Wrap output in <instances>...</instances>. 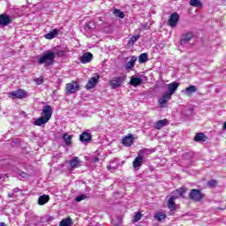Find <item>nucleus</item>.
Segmentation results:
<instances>
[{
  "label": "nucleus",
  "mask_w": 226,
  "mask_h": 226,
  "mask_svg": "<svg viewBox=\"0 0 226 226\" xmlns=\"http://www.w3.org/2000/svg\"><path fill=\"white\" fill-rule=\"evenodd\" d=\"M56 61V52L47 50L42 55L37 56V64H44L45 68L52 66Z\"/></svg>",
  "instance_id": "f257e3e1"
},
{
  "label": "nucleus",
  "mask_w": 226,
  "mask_h": 226,
  "mask_svg": "<svg viewBox=\"0 0 226 226\" xmlns=\"http://www.w3.org/2000/svg\"><path fill=\"white\" fill-rule=\"evenodd\" d=\"M124 80H126V75L115 77L109 80V86L112 89H117V87H121V86H123V82H124Z\"/></svg>",
  "instance_id": "f03ea898"
},
{
  "label": "nucleus",
  "mask_w": 226,
  "mask_h": 226,
  "mask_svg": "<svg viewBox=\"0 0 226 226\" xmlns=\"http://www.w3.org/2000/svg\"><path fill=\"white\" fill-rule=\"evenodd\" d=\"M204 198V193L199 189H192L189 193V199L194 202H200Z\"/></svg>",
  "instance_id": "7ed1b4c3"
},
{
  "label": "nucleus",
  "mask_w": 226,
  "mask_h": 226,
  "mask_svg": "<svg viewBox=\"0 0 226 226\" xmlns=\"http://www.w3.org/2000/svg\"><path fill=\"white\" fill-rule=\"evenodd\" d=\"M98 82H100V74L94 73L93 77L88 79L86 85V89H94L98 85Z\"/></svg>",
  "instance_id": "20e7f679"
},
{
  "label": "nucleus",
  "mask_w": 226,
  "mask_h": 226,
  "mask_svg": "<svg viewBox=\"0 0 226 226\" xmlns=\"http://www.w3.org/2000/svg\"><path fill=\"white\" fill-rule=\"evenodd\" d=\"M79 89L80 85L76 81H72L66 85L65 93L66 94H73L74 93H77V91H79Z\"/></svg>",
  "instance_id": "39448f33"
},
{
  "label": "nucleus",
  "mask_w": 226,
  "mask_h": 226,
  "mask_svg": "<svg viewBox=\"0 0 226 226\" xmlns=\"http://www.w3.org/2000/svg\"><path fill=\"white\" fill-rule=\"evenodd\" d=\"M10 98H12V100L19 99L23 100V98H27V92L22 89H18L16 91H12L9 93Z\"/></svg>",
  "instance_id": "423d86ee"
},
{
  "label": "nucleus",
  "mask_w": 226,
  "mask_h": 226,
  "mask_svg": "<svg viewBox=\"0 0 226 226\" xmlns=\"http://www.w3.org/2000/svg\"><path fill=\"white\" fill-rule=\"evenodd\" d=\"M179 14L177 12H173L171 15H170V18L168 19V26L170 27H177V24H179Z\"/></svg>",
  "instance_id": "0eeeda50"
},
{
  "label": "nucleus",
  "mask_w": 226,
  "mask_h": 226,
  "mask_svg": "<svg viewBox=\"0 0 226 226\" xmlns=\"http://www.w3.org/2000/svg\"><path fill=\"white\" fill-rule=\"evenodd\" d=\"M168 87V92L166 94H168L171 98H172V94H176V91H177V87H179V83L178 82H172L167 85Z\"/></svg>",
  "instance_id": "6e6552de"
},
{
  "label": "nucleus",
  "mask_w": 226,
  "mask_h": 226,
  "mask_svg": "<svg viewBox=\"0 0 226 226\" xmlns=\"http://www.w3.org/2000/svg\"><path fill=\"white\" fill-rule=\"evenodd\" d=\"M52 107L50 105H45L42 109L41 116L48 121H50V117H52Z\"/></svg>",
  "instance_id": "1a4fd4ad"
},
{
  "label": "nucleus",
  "mask_w": 226,
  "mask_h": 226,
  "mask_svg": "<svg viewBox=\"0 0 226 226\" xmlns=\"http://www.w3.org/2000/svg\"><path fill=\"white\" fill-rule=\"evenodd\" d=\"M133 135H132L131 133H129L127 136L124 137L122 139V144L123 146H124L125 147H130L132 146L133 144Z\"/></svg>",
  "instance_id": "9d476101"
},
{
  "label": "nucleus",
  "mask_w": 226,
  "mask_h": 226,
  "mask_svg": "<svg viewBox=\"0 0 226 226\" xmlns=\"http://www.w3.org/2000/svg\"><path fill=\"white\" fill-rule=\"evenodd\" d=\"M171 98L172 97L170 94L164 93L158 101L161 109H163V107H165V105H167V102H170V100H171Z\"/></svg>",
  "instance_id": "9b49d317"
},
{
  "label": "nucleus",
  "mask_w": 226,
  "mask_h": 226,
  "mask_svg": "<svg viewBox=\"0 0 226 226\" xmlns=\"http://www.w3.org/2000/svg\"><path fill=\"white\" fill-rule=\"evenodd\" d=\"M193 38V33L192 32H187L182 35V39L180 41V45L184 46L190 41Z\"/></svg>",
  "instance_id": "f8f14e48"
},
{
  "label": "nucleus",
  "mask_w": 226,
  "mask_h": 226,
  "mask_svg": "<svg viewBox=\"0 0 226 226\" xmlns=\"http://www.w3.org/2000/svg\"><path fill=\"white\" fill-rule=\"evenodd\" d=\"M11 24V18L6 14H1L0 15V26H10Z\"/></svg>",
  "instance_id": "ddd939ff"
},
{
  "label": "nucleus",
  "mask_w": 226,
  "mask_h": 226,
  "mask_svg": "<svg viewBox=\"0 0 226 226\" xmlns=\"http://www.w3.org/2000/svg\"><path fill=\"white\" fill-rule=\"evenodd\" d=\"M164 126H169V120H167V118L159 120L154 124V128H155V130H162Z\"/></svg>",
  "instance_id": "4468645a"
},
{
  "label": "nucleus",
  "mask_w": 226,
  "mask_h": 226,
  "mask_svg": "<svg viewBox=\"0 0 226 226\" xmlns=\"http://www.w3.org/2000/svg\"><path fill=\"white\" fill-rule=\"evenodd\" d=\"M92 60H93V54H91L89 52L85 53L80 57V63H82V64H86L87 63H91Z\"/></svg>",
  "instance_id": "2eb2a0df"
},
{
  "label": "nucleus",
  "mask_w": 226,
  "mask_h": 226,
  "mask_svg": "<svg viewBox=\"0 0 226 226\" xmlns=\"http://www.w3.org/2000/svg\"><path fill=\"white\" fill-rule=\"evenodd\" d=\"M80 163H82V162H80L79 157H74L69 162V165L72 169H79V167H80Z\"/></svg>",
  "instance_id": "dca6fc26"
},
{
  "label": "nucleus",
  "mask_w": 226,
  "mask_h": 226,
  "mask_svg": "<svg viewBox=\"0 0 226 226\" xmlns=\"http://www.w3.org/2000/svg\"><path fill=\"white\" fill-rule=\"evenodd\" d=\"M91 139H93V136H91V133H89L88 132H84L79 136V139L83 143L89 142Z\"/></svg>",
  "instance_id": "f3484780"
},
{
  "label": "nucleus",
  "mask_w": 226,
  "mask_h": 226,
  "mask_svg": "<svg viewBox=\"0 0 226 226\" xmlns=\"http://www.w3.org/2000/svg\"><path fill=\"white\" fill-rule=\"evenodd\" d=\"M142 162H144V156H141L138 154V156L132 162V166L134 167V169H139Z\"/></svg>",
  "instance_id": "a211bd4d"
},
{
  "label": "nucleus",
  "mask_w": 226,
  "mask_h": 226,
  "mask_svg": "<svg viewBox=\"0 0 226 226\" xmlns=\"http://www.w3.org/2000/svg\"><path fill=\"white\" fill-rule=\"evenodd\" d=\"M57 34H59V30L53 29L51 32L46 34L44 35V38H46V40H54V38H56V36H57Z\"/></svg>",
  "instance_id": "6ab92c4d"
},
{
  "label": "nucleus",
  "mask_w": 226,
  "mask_h": 226,
  "mask_svg": "<svg viewBox=\"0 0 226 226\" xmlns=\"http://www.w3.org/2000/svg\"><path fill=\"white\" fill-rule=\"evenodd\" d=\"M49 200H50V197L49 195L43 194L39 197L38 204H39V206H45V204H47V202H49Z\"/></svg>",
  "instance_id": "aec40b11"
},
{
  "label": "nucleus",
  "mask_w": 226,
  "mask_h": 226,
  "mask_svg": "<svg viewBox=\"0 0 226 226\" xmlns=\"http://www.w3.org/2000/svg\"><path fill=\"white\" fill-rule=\"evenodd\" d=\"M129 84L131 86H133V87H137L138 86H140V84H142V79L138 77H132Z\"/></svg>",
  "instance_id": "412c9836"
},
{
  "label": "nucleus",
  "mask_w": 226,
  "mask_h": 226,
  "mask_svg": "<svg viewBox=\"0 0 226 226\" xmlns=\"http://www.w3.org/2000/svg\"><path fill=\"white\" fill-rule=\"evenodd\" d=\"M135 63H137V57L135 56H132L131 57V60L126 63L125 70H132V68H133V66H135Z\"/></svg>",
  "instance_id": "4be33fe9"
},
{
  "label": "nucleus",
  "mask_w": 226,
  "mask_h": 226,
  "mask_svg": "<svg viewBox=\"0 0 226 226\" xmlns=\"http://www.w3.org/2000/svg\"><path fill=\"white\" fill-rule=\"evenodd\" d=\"M194 140L195 142H206V140H207V137H206L204 133L200 132L195 135Z\"/></svg>",
  "instance_id": "5701e85b"
},
{
  "label": "nucleus",
  "mask_w": 226,
  "mask_h": 226,
  "mask_svg": "<svg viewBox=\"0 0 226 226\" xmlns=\"http://www.w3.org/2000/svg\"><path fill=\"white\" fill-rule=\"evenodd\" d=\"M47 123H49V120L44 118V117H41L34 121L35 126H43V124H47Z\"/></svg>",
  "instance_id": "b1692460"
},
{
  "label": "nucleus",
  "mask_w": 226,
  "mask_h": 226,
  "mask_svg": "<svg viewBox=\"0 0 226 226\" xmlns=\"http://www.w3.org/2000/svg\"><path fill=\"white\" fill-rule=\"evenodd\" d=\"M183 193H185V189L180 188L176 191H174L170 197H174L175 200L179 199V197H183Z\"/></svg>",
  "instance_id": "393cba45"
},
{
  "label": "nucleus",
  "mask_w": 226,
  "mask_h": 226,
  "mask_svg": "<svg viewBox=\"0 0 226 226\" xmlns=\"http://www.w3.org/2000/svg\"><path fill=\"white\" fill-rule=\"evenodd\" d=\"M182 93H185L187 96H190V94H192V93H197V87L190 86L189 87H186L185 90H183Z\"/></svg>",
  "instance_id": "a878e982"
},
{
  "label": "nucleus",
  "mask_w": 226,
  "mask_h": 226,
  "mask_svg": "<svg viewBox=\"0 0 226 226\" xmlns=\"http://www.w3.org/2000/svg\"><path fill=\"white\" fill-rule=\"evenodd\" d=\"M153 153H154V150H151L148 148H144L138 152L139 155L143 156V159H144V156H149V154H153Z\"/></svg>",
  "instance_id": "bb28decb"
},
{
  "label": "nucleus",
  "mask_w": 226,
  "mask_h": 226,
  "mask_svg": "<svg viewBox=\"0 0 226 226\" xmlns=\"http://www.w3.org/2000/svg\"><path fill=\"white\" fill-rule=\"evenodd\" d=\"M174 200H176L175 197H170L168 200V207L170 209V211H176V203Z\"/></svg>",
  "instance_id": "cd10ccee"
},
{
  "label": "nucleus",
  "mask_w": 226,
  "mask_h": 226,
  "mask_svg": "<svg viewBox=\"0 0 226 226\" xmlns=\"http://www.w3.org/2000/svg\"><path fill=\"white\" fill-rule=\"evenodd\" d=\"M149 58H147V53H143L139 55V64H144V63H147Z\"/></svg>",
  "instance_id": "c85d7f7f"
},
{
  "label": "nucleus",
  "mask_w": 226,
  "mask_h": 226,
  "mask_svg": "<svg viewBox=\"0 0 226 226\" xmlns=\"http://www.w3.org/2000/svg\"><path fill=\"white\" fill-rule=\"evenodd\" d=\"M154 218L155 220H157V222H162V220H165L167 218V215L163 212H159L154 215Z\"/></svg>",
  "instance_id": "c756f323"
},
{
  "label": "nucleus",
  "mask_w": 226,
  "mask_h": 226,
  "mask_svg": "<svg viewBox=\"0 0 226 226\" xmlns=\"http://www.w3.org/2000/svg\"><path fill=\"white\" fill-rule=\"evenodd\" d=\"M189 4L194 8H200L202 2H200V0H190Z\"/></svg>",
  "instance_id": "7c9ffc66"
},
{
  "label": "nucleus",
  "mask_w": 226,
  "mask_h": 226,
  "mask_svg": "<svg viewBox=\"0 0 226 226\" xmlns=\"http://www.w3.org/2000/svg\"><path fill=\"white\" fill-rule=\"evenodd\" d=\"M94 27H96V25L93 21H89V22L86 23V25H85V29L87 31H93V29H94Z\"/></svg>",
  "instance_id": "2f4dec72"
},
{
  "label": "nucleus",
  "mask_w": 226,
  "mask_h": 226,
  "mask_svg": "<svg viewBox=\"0 0 226 226\" xmlns=\"http://www.w3.org/2000/svg\"><path fill=\"white\" fill-rule=\"evenodd\" d=\"M63 139L66 144V146H72V135H68V133H64Z\"/></svg>",
  "instance_id": "473e14b6"
},
{
  "label": "nucleus",
  "mask_w": 226,
  "mask_h": 226,
  "mask_svg": "<svg viewBox=\"0 0 226 226\" xmlns=\"http://www.w3.org/2000/svg\"><path fill=\"white\" fill-rule=\"evenodd\" d=\"M113 15H115V17H119V19H124V13L119 9H115L113 11Z\"/></svg>",
  "instance_id": "72a5a7b5"
},
{
  "label": "nucleus",
  "mask_w": 226,
  "mask_h": 226,
  "mask_svg": "<svg viewBox=\"0 0 226 226\" xmlns=\"http://www.w3.org/2000/svg\"><path fill=\"white\" fill-rule=\"evenodd\" d=\"M139 38H140L139 34H135L132 37L130 38L129 41H128V45L133 46L135 44V41H137V40H139Z\"/></svg>",
  "instance_id": "f704fd0d"
},
{
  "label": "nucleus",
  "mask_w": 226,
  "mask_h": 226,
  "mask_svg": "<svg viewBox=\"0 0 226 226\" xmlns=\"http://www.w3.org/2000/svg\"><path fill=\"white\" fill-rule=\"evenodd\" d=\"M60 226H72V218H65L60 222Z\"/></svg>",
  "instance_id": "c9c22d12"
},
{
  "label": "nucleus",
  "mask_w": 226,
  "mask_h": 226,
  "mask_svg": "<svg viewBox=\"0 0 226 226\" xmlns=\"http://www.w3.org/2000/svg\"><path fill=\"white\" fill-rule=\"evenodd\" d=\"M86 199H87V196H86V194H81L76 197V202H82V200H86Z\"/></svg>",
  "instance_id": "e433bc0d"
},
{
  "label": "nucleus",
  "mask_w": 226,
  "mask_h": 226,
  "mask_svg": "<svg viewBox=\"0 0 226 226\" xmlns=\"http://www.w3.org/2000/svg\"><path fill=\"white\" fill-rule=\"evenodd\" d=\"M107 169L108 170H111L112 172L117 169V165L115 166L114 162H111L110 164L107 166Z\"/></svg>",
  "instance_id": "4c0bfd02"
},
{
  "label": "nucleus",
  "mask_w": 226,
  "mask_h": 226,
  "mask_svg": "<svg viewBox=\"0 0 226 226\" xmlns=\"http://www.w3.org/2000/svg\"><path fill=\"white\" fill-rule=\"evenodd\" d=\"M207 185L210 188H215V186H216V180H210L207 182Z\"/></svg>",
  "instance_id": "58836bf2"
},
{
  "label": "nucleus",
  "mask_w": 226,
  "mask_h": 226,
  "mask_svg": "<svg viewBox=\"0 0 226 226\" xmlns=\"http://www.w3.org/2000/svg\"><path fill=\"white\" fill-rule=\"evenodd\" d=\"M140 218H142V215H140V213H136L134 215V222H139L140 220Z\"/></svg>",
  "instance_id": "ea45409f"
},
{
  "label": "nucleus",
  "mask_w": 226,
  "mask_h": 226,
  "mask_svg": "<svg viewBox=\"0 0 226 226\" xmlns=\"http://www.w3.org/2000/svg\"><path fill=\"white\" fill-rule=\"evenodd\" d=\"M34 82H36V84H38V86L43 84V79L42 78H37L34 79Z\"/></svg>",
  "instance_id": "a19ab883"
},
{
  "label": "nucleus",
  "mask_w": 226,
  "mask_h": 226,
  "mask_svg": "<svg viewBox=\"0 0 226 226\" xmlns=\"http://www.w3.org/2000/svg\"><path fill=\"white\" fill-rule=\"evenodd\" d=\"M19 176H20L21 177H26L27 176V174H26V172H24V171H20V172H19Z\"/></svg>",
  "instance_id": "79ce46f5"
},
{
  "label": "nucleus",
  "mask_w": 226,
  "mask_h": 226,
  "mask_svg": "<svg viewBox=\"0 0 226 226\" xmlns=\"http://www.w3.org/2000/svg\"><path fill=\"white\" fill-rule=\"evenodd\" d=\"M12 193H19V192H20V189H19V187H16L12 190Z\"/></svg>",
  "instance_id": "37998d69"
},
{
  "label": "nucleus",
  "mask_w": 226,
  "mask_h": 226,
  "mask_svg": "<svg viewBox=\"0 0 226 226\" xmlns=\"http://www.w3.org/2000/svg\"><path fill=\"white\" fill-rule=\"evenodd\" d=\"M25 226H37L36 222L26 223Z\"/></svg>",
  "instance_id": "c03bdc74"
},
{
  "label": "nucleus",
  "mask_w": 226,
  "mask_h": 226,
  "mask_svg": "<svg viewBox=\"0 0 226 226\" xmlns=\"http://www.w3.org/2000/svg\"><path fill=\"white\" fill-rule=\"evenodd\" d=\"M97 24H99V26L103 24V20L102 19V18L98 19Z\"/></svg>",
  "instance_id": "a18cd8bd"
},
{
  "label": "nucleus",
  "mask_w": 226,
  "mask_h": 226,
  "mask_svg": "<svg viewBox=\"0 0 226 226\" xmlns=\"http://www.w3.org/2000/svg\"><path fill=\"white\" fill-rule=\"evenodd\" d=\"M65 52H66V51H64V50H60V51L58 52V56H64Z\"/></svg>",
  "instance_id": "49530a36"
},
{
  "label": "nucleus",
  "mask_w": 226,
  "mask_h": 226,
  "mask_svg": "<svg viewBox=\"0 0 226 226\" xmlns=\"http://www.w3.org/2000/svg\"><path fill=\"white\" fill-rule=\"evenodd\" d=\"M222 131L226 132V121L222 124Z\"/></svg>",
  "instance_id": "de8ad7c7"
},
{
  "label": "nucleus",
  "mask_w": 226,
  "mask_h": 226,
  "mask_svg": "<svg viewBox=\"0 0 226 226\" xmlns=\"http://www.w3.org/2000/svg\"><path fill=\"white\" fill-rule=\"evenodd\" d=\"M8 197H10L11 199L13 198V192L9 193V194H8Z\"/></svg>",
  "instance_id": "09e8293b"
},
{
  "label": "nucleus",
  "mask_w": 226,
  "mask_h": 226,
  "mask_svg": "<svg viewBox=\"0 0 226 226\" xmlns=\"http://www.w3.org/2000/svg\"><path fill=\"white\" fill-rule=\"evenodd\" d=\"M0 226H8L4 222H0Z\"/></svg>",
  "instance_id": "8fccbe9b"
}]
</instances>
